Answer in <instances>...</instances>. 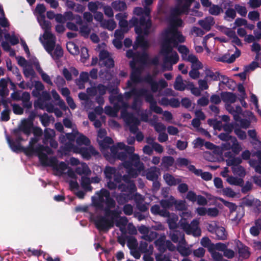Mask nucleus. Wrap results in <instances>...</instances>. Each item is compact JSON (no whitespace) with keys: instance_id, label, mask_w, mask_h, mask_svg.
Masks as SVG:
<instances>
[{"instance_id":"obj_1","label":"nucleus","mask_w":261,"mask_h":261,"mask_svg":"<svg viewBox=\"0 0 261 261\" xmlns=\"http://www.w3.org/2000/svg\"><path fill=\"white\" fill-rule=\"evenodd\" d=\"M193 0H178L177 7L172 12V17L170 19V28L165 31L162 35V44L160 54L164 57L165 63H169L171 65L166 68V70H171L172 65L176 64L179 60L176 52L173 51L172 48L176 46L178 42L185 41L184 37L178 32L176 27L182 24V21L176 15L186 11L190 7Z\"/></svg>"},{"instance_id":"obj_2","label":"nucleus","mask_w":261,"mask_h":261,"mask_svg":"<svg viewBox=\"0 0 261 261\" xmlns=\"http://www.w3.org/2000/svg\"><path fill=\"white\" fill-rule=\"evenodd\" d=\"M150 12V9L147 7H145L144 10L139 7L135 8L134 13L141 17L139 22L138 21L137 18L133 17L129 21V24L126 20L127 17L126 13H120L116 15V19L119 20V26L121 28L120 30L123 34L127 32L133 26L135 25V31L138 36L134 47H135L136 45L140 46L142 48H145L148 46V42L145 39L144 36L148 35L150 32L151 22L148 18Z\"/></svg>"},{"instance_id":"obj_3","label":"nucleus","mask_w":261,"mask_h":261,"mask_svg":"<svg viewBox=\"0 0 261 261\" xmlns=\"http://www.w3.org/2000/svg\"><path fill=\"white\" fill-rule=\"evenodd\" d=\"M93 203L95 206L103 208L106 212V216H98L95 219L96 227L101 231H108L113 227L115 218L119 214L111 210L114 206V201L110 197L106 190H101L93 198Z\"/></svg>"},{"instance_id":"obj_4","label":"nucleus","mask_w":261,"mask_h":261,"mask_svg":"<svg viewBox=\"0 0 261 261\" xmlns=\"http://www.w3.org/2000/svg\"><path fill=\"white\" fill-rule=\"evenodd\" d=\"M105 174L107 178L109 180L108 181V187L110 189H114L118 186L119 189L125 192L122 194V196L118 198V202L121 201V198L123 196H124V198L126 201L132 198V196H130V195H133L136 200L141 201L143 199L141 195L135 194L136 187L134 184L130 181L127 177L124 176L122 179L125 185H127L126 189L123 187L124 184L118 185L121 178L119 177V175L116 173V171L114 168L110 167H106L105 170Z\"/></svg>"},{"instance_id":"obj_5","label":"nucleus","mask_w":261,"mask_h":261,"mask_svg":"<svg viewBox=\"0 0 261 261\" xmlns=\"http://www.w3.org/2000/svg\"><path fill=\"white\" fill-rule=\"evenodd\" d=\"M38 156L41 163L45 166H51L54 172L56 175L61 176L67 172L68 176L71 178L69 185L72 190L76 189L78 184L76 181L75 173L70 168H68L67 164L63 162H59L56 158H48L46 153H41L40 150H37Z\"/></svg>"},{"instance_id":"obj_6","label":"nucleus","mask_w":261,"mask_h":261,"mask_svg":"<svg viewBox=\"0 0 261 261\" xmlns=\"http://www.w3.org/2000/svg\"><path fill=\"white\" fill-rule=\"evenodd\" d=\"M126 56L129 58H133V61L130 63L132 73L130 76V81L128 82V87L130 88L134 84L140 81L141 70L146 63L148 57L145 53L135 55L131 50L127 51Z\"/></svg>"},{"instance_id":"obj_7","label":"nucleus","mask_w":261,"mask_h":261,"mask_svg":"<svg viewBox=\"0 0 261 261\" xmlns=\"http://www.w3.org/2000/svg\"><path fill=\"white\" fill-rule=\"evenodd\" d=\"M47 34L46 35V32H44L43 35L39 37V40L45 50L54 59L62 56V47L59 45H55V38L49 31H47Z\"/></svg>"},{"instance_id":"obj_8","label":"nucleus","mask_w":261,"mask_h":261,"mask_svg":"<svg viewBox=\"0 0 261 261\" xmlns=\"http://www.w3.org/2000/svg\"><path fill=\"white\" fill-rule=\"evenodd\" d=\"M181 219L179 222V226L183 229L187 233L192 234L194 236H199L201 231L198 226L199 222L197 220H194L190 225L188 224V219L192 217L190 211L182 212L181 214Z\"/></svg>"},{"instance_id":"obj_9","label":"nucleus","mask_w":261,"mask_h":261,"mask_svg":"<svg viewBox=\"0 0 261 261\" xmlns=\"http://www.w3.org/2000/svg\"><path fill=\"white\" fill-rule=\"evenodd\" d=\"M79 147L73 149L75 152L80 153L85 159H89L96 153L93 147L89 146V139L81 134H77L75 137Z\"/></svg>"},{"instance_id":"obj_10","label":"nucleus","mask_w":261,"mask_h":261,"mask_svg":"<svg viewBox=\"0 0 261 261\" xmlns=\"http://www.w3.org/2000/svg\"><path fill=\"white\" fill-rule=\"evenodd\" d=\"M33 133L35 137L31 139L29 146L25 150L27 155H31L35 153L38 155L37 150H40L41 153H51V150L48 147H44L41 145L35 146V144L39 140L38 137L42 135V130L39 128H35L34 129Z\"/></svg>"},{"instance_id":"obj_11","label":"nucleus","mask_w":261,"mask_h":261,"mask_svg":"<svg viewBox=\"0 0 261 261\" xmlns=\"http://www.w3.org/2000/svg\"><path fill=\"white\" fill-rule=\"evenodd\" d=\"M170 237L173 242L177 243V250L182 255L188 256L191 254V249L186 247L184 234L172 229L170 232Z\"/></svg>"},{"instance_id":"obj_12","label":"nucleus","mask_w":261,"mask_h":261,"mask_svg":"<svg viewBox=\"0 0 261 261\" xmlns=\"http://www.w3.org/2000/svg\"><path fill=\"white\" fill-rule=\"evenodd\" d=\"M130 160V163H125L124 166L126 169L129 176L135 177L139 173L143 171L144 166L143 164L139 162V158L137 154L131 155Z\"/></svg>"},{"instance_id":"obj_13","label":"nucleus","mask_w":261,"mask_h":261,"mask_svg":"<svg viewBox=\"0 0 261 261\" xmlns=\"http://www.w3.org/2000/svg\"><path fill=\"white\" fill-rule=\"evenodd\" d=\"M219 137L221 140L226 141L223 144L221 148L223 152L231 149L234 153H238L241 150L242 148L236 138L229 136L228 134L225 133L220 134Z\"/></svg>"},{"instance_id":"obj_14","label":"nucleus","mask_w":261,"mask_h":261,"mask_svg":"<svg viewBox=\"0 0 261 261\" xmlns=\"http://www.w3.org/2000/svg\"><path fill=\"white\" fill-rule=\"evenodd\" d=\"M45 10L46 9L43 5H37L34 11V14L37 16V20L40 25L42 29L44 30V32H46V35L48 34L47 31H49L50 29L51 25L49 21H46L45 19L44 13Z\"/></svg>"},{"instance_id":"obj_15","label":"nucleus","mask_w":261,"mask_h":261,"mask_svg":"<svg viewBox=\"0 0 261 261\" xmlns=\"http://www.w3.org/2000/svg\"><path fill=\"white\" fill-rule=\"evenodd\" d=\"M223 100L227 103L226 109L230 113L233 114L234 118L236 121H238V115L241 114V108L239 106L236 107L235 109L233 108L229 103H233L236 100V96L231 93H225L222 95Z\"/></svg>"},{"instance_id":"obj_16","label":"nucleus","mask_w":261,"mask_h":261,"mask_svg":"<svg viewBox=\"0 0 261 261\" xmlns=\"http://www.w3.org/2000/svg\"><path fill=\"white\" fill-rule=\"evenodd\" d=\"M126 95L127 97L133 96L136 101L140 96L145 95L146 100L149 102L150 103V109L152 111L156 113H161L162 112L161 109L156 105L155 102L154 101L152 96L147 95L146 94V92L144 91H137L134 89L131 91L130 92H127Z\"/></svg>"},{"instance_id":"obj_17","label":"nucleus","mask_w":261,"mask_h":261,"mask_svg":"<svg viewBox=\"0 0 261 261\" xmlns=\"http://www.w3.org/2000/svg\"><path fill=\"white\" fill-rule=\"evenodd\" d=\"M134 150L133 147H127L122 143H118L117 146L111 148L113 155L120 160H123L126 153H132Z\"/></svg>"},{"instance_id":"obj_18","label":"nucleus","mask_w":261,"mask_h":261,"mask_svg":"<svg viewBox=\"0 0 261 261\" xmlns=\"http://www.w3.org/2000/svg\"><path fill=\"white\" fill-rule=\"evenodd\" d=\"M151 211L154 214H159L164 217L169 216L168 223L171 230L175 229L177 227L176 222L178 219L177 216L175 215L169 216V214L166 210H161L160 207L156 205H154L151 207Z\"/></svg>"},{"instance_id":"obj_19","label":"nucleus","mask_w":261,"mask_h":261,"mask_svg":"<svg viewBox=\"0 0 261 261\" xmlns=\"http://www.w3.org/2000/svg\"><path fill=\"white\" fill-rule=\"evenodd\" d=\"M178 50L181 55L183 60L190 62L192 64V66L199 67L201 62L198 60L197 58L192 54H190L189 49L185 45H179L177 47Z\"/></svg>"},{"instance_id":"obj_20","label":"nucleus","mask_w":261,"mask_h":261,"mask_svg":"<svg viewBox=\"0 0 261 261\" xmlns=\"http://www.w3.org/2000/svg\"><path fill=\"white\" fill-rule=\"evenodd\" d=\"M241 162V160L239 158H230L227 160V165L232 166V171L233 174L243 178L246 175V172L242 166L238 165Z\"/></svg>"},{"instance_id":"obj_21","label":"nucleus","mask_w":261,"mask_h":261,"mask_svg":"<svg viewBox=\"0 0 261 261\" xmlns=\"http://www.w3.org/2000/svg\"><path fill=\"white\" fill-rule=\"evenodd\" d=\"M161 204L164 208L169 207L174 204L176 208L178 210L184 211L187 208V205L185 201H176L172 196L170 197L169 200H162Z\"/></svg>"},{"instance_id":"obj_22","label":"nucleus","mask_w":261,"mask_h":261,"mask_svg":"<svg viewBox=\"0 0 261 261\" xmlns=\"http://www.w3.org/2000/svg\"><path fill=\"white\" fill-rule=\"evenodd\" d=\"M97 134V141L101 150H103L112 143V140L109 137H106V131L105 129H99Z\"/></svg>"},{"instance_id":"obj_23","label":"nucleus","mask_w":261,"mask_h":261,"mask_svg":"<svg viewBox=\"0 0 261 261\" xmlns=\"http://www.w3.org/2000/svg\"><path fill=\"white\" fill-rule=\"evenodd\" d=\"M99 64L107 67H111L114 66V61L110 56L109 53L105 50H101L99 53Z\"/></svg>"},{"instance_id":"obj_24","label":"nucleus","mask_w":261,"mask_h":261,"mask_svg":"<svg viewBox=\"0 0 261 261\" xmlns=\"http://www.w3.org/2000/svg\"><path fill=\"white\" fill-rule=\"evenodd\" d=\"M55 136V132L53 129L46 128L44 131V138L43 143L44 144L49 142L50 145L54 148H56L58 146L57 142L54 140Z\"/></svg>"},{"instance_id":"obj_25","label":"nucleus","mask_w":261,"mask_h":261,"mask_svg":"<svg viewBox=\"0 0 261 261\" xmlns=\"http://www.w3.org/2000/svg\"><path fill=\"white\" fill-rule=\"evenodd\" d=\"M240 55L241 51L237 48H236V50L233 54L230 55L229 54H226L222 57H216L215 59L217 61L230 63L234 62L236 58L240 57Z\"/></svg>"},{"instance_id":"obj_26","label":"nucleus","mask_w":261,"mask_h":261,"mask_svg":"<svg viewBox=\"0 0 261 261\" xmlns=\"http://www.w3.org/2000/svg\"><path fill=\"white\" fill-rule=\"evenodd\" d=\"M221 31L229 37L233 43L239 46H242V43L240 39L237 36L233 30L228 28H222Z\"/></svg>"},{"instance_id":"obj_27","label":"nucleus","mask_w":261,"mask_h":261,"mask_svg":"<svg viewBox=\"0 0 261 261\" xmlns=\"http://www.w3.org/2000/svg\"><path fill=\"white\" fill-rule=\"evenodd\" d=\"M165 237L164 236L161 237L158 240L155 241V245L158 247L160 251L164 249L166 246L170 250H174L176 248L170 241H165Z\"/></svg>"},{"instance_id":"obj_28","label":"nucleus","mask_w":261,"mask_h":261,"mask_svg":"<svg viewBox=\"0 0 261 261\" xmlns=\"http://www.w3.org/2000/svg\"><path fill=\"white\" fill-rule=\"evenodd\" d=\"M145 80L150 85L151 89L153 92H155L158 90L159 86L161 88H164L167 86V83L164 80H161L159 82V84H157L153 81V78L152 76L151 75L148 76Z\"/></svg>"},{"instance_id":"obj_29","label":"nucleus","mask_w":261,"mask_h":261,"mask_svg":"<svg viewBox=\"0 0 261 261\" xmlns=\"http://www.w3.org/2000/svg\"><path fill=\"white\" fill-rule=\"evenodd\" d=\"M139 232L143 234L142 238L146 241H152L156 237V233L155 232L150 231L148 228L144 226H141L139 228Z\"/></svg>"},{"instance_id":"obj_30","label":"nucleus","mask_w":261,"mask_h":261,"mask_svg":"<svg viewBox=\"0 0 261 261\" xmlns=\"http://www.w3.org/2000/svg\"><path fill=\"white\" fill-rule=\"evenodd\" d=\"M33 63H34V66L35 67L36 70L38 71V72L41 75L42 80L45 82L47 83L48 84H49L50 85H52L53 83L50 79V77L47 74H46L43 71V70L41 69V68L40 67V66L39 65V62L36 58L34 59V61Z\"/></svg>"},{"instance_id":"obj_31","label":"nucleus","mask_w":261,"mask_h":261,"mask_svg":"<svg viewBox=\"0 0 261 261\" xmlns=\"http://www.w3.org/2000/svg\"><path fill=\"white\" fill-rule=\"evenodd\" d=\"M9 83L12 86V88L14 89L15 88V84L11 82L9 79L5 80L2 79L0 81V95H5L8 94V90L7 88V85L8 83Z\"/></svg>"},{"instance_id":"obj_32","label":"nucleus","mask_w":261,"mask_h":261,"mask_svg":"<svg viewBox=\"0 0 261 261\" xmlns=\"http://www.w3.org/2000/svg\"><path fill=\"white\" fill-rule=\"evenodd\" d=\"M32 124V121L31 119H24L21 121L19 129L25 134L29 135L31 132Z\"/></svg>"},{"instance_id":"obj_33","label":"nucleus","mask_w":261,"mask_h":261,"mask_svg":"<svg viewBox=\"0 0 261 261\" xmlns=\"http://www.w3.org/2000/svg\"><path fill=\"white\" fill-rule=\"evenodd\" d=\"M106 88L105 86L99 85L97 87H92L87 89V92L89 95H103L106 93Z\"/></svg>"},{"instance_id":"obj_34","label":"nucleus","mask_w":261,"mask_h":261,"mask_svg":"<svg viewBox=\"0 0 261 261\" xmlns=\"http://www.w3.org/2000/svg\"><path fill=\"white\" fill-rule=\"evenodd\" d=\"M219 77V73L213 72L209 69L204 70V79L211 83L212 81H217Z\"/></svg>"},{"instance_id":"obj_35","label":"nucleus","mask_w":261,"mask_h":261,"mask_svg":"<svg viewBox=\"0 0 261 261\" xmlns=\"http://www.w3.org/2000/svg\"><path fill=\"white\" fill-rule=\"evenodd\" d=\"M190 170L193 172L196 175H200L205 180H210L212 178V175L208 172H203L201 170L195 168L194 166H191Z\"/></svg>"},{"instance_id":"obj_36","label":"nucleus","mask_w":261,"mask_h":261,"mask_svg":"<svg viewBox=\"0 0 261 261\" xmlns=\"http://www.w3.org/2000/svg\"><path fill=\"white\" fill-rule=\"evenodd\" d=\"M123 33L120 30H116L114 34L115 38L113 40V44L117 48L122 47L121 40L123 38Z\"/></svg>"},{"instance_id":"obj_37","label":"nucleus","mask_w":261,"mask_h":261,"mask_svg":"<svg viewBox=\"0 0 261 261\" xmlns=\"http://www.w3.org/2000/svg\"><path fill=\"white\" fill-rule=\"evenodd\" d=\"M248 134L252 139V143L254 147L257 149H261V142L257 138L256 132L254 130H249Z\"/></svg>"},{"instance_id":"obj_38","label":"nucleus","mask_w":261,"mask_h":261,"mask_svg":"<svg viewBox=\"0 0 261 261\" xmlns=\"http://www.w3.org/2000/svg\"><path fill=\"white\" fill-rule=\"evenodd\" d=\"M199 24L205 30L208 31L211 27L214 25V21L213 17L210 16L206 17L204 20H200Z\"/></svg>"},{"instance_id":"obj_39","label":"nucleus","mask_w":261,"mask_h":261,"mask_svg":"<svg viewBox=\"0 0 261 261\" xmlns=\"http://www.w3.org/2000/svg\"><path fill=\"white\" fill-rule=\"evenodd\" d=\"M35 58H33L31 59V63H29L27 66H24L23 68V73L25 76L31 77L33 76L34 71L32 69V65H34V61Z\"/></svg>"},{"instance_id":"obj_40","label":"nucleus","mask_w":261,"mask_h":261,"mask_svg":"<svg viewBox=\"0 0 261 261\" xmlns=\"http://www.w3.org/2000/svg\"><path fill=\"white\" fill-rule=\"evenodd\" d=\"M159 175V170L156 167H152L151 168L149 171L146 173V176L148 179L154 180L157 179Z\"/></svg>"},{"instance_id":"obj_41","label":"nucleus","mask_w":261,"mask_h":261,"mask_svg":"<svg viewBox=\"0 0 261 261\" xmlns=\"http://www.w3.org/2000/svg\"><path fill=\"white\" fill-rule=\"evenodd\" d=\"M126 122L129 125L130 130L133 133H135L137 130V125L139 123L138 119L134 117H130L126 119Z\"/></svg>"},{"instance_id":"obj_42","label":"nucleus","mask_w":261,"mask_h":261,"mask_svg":"<svg viewBox=\"0 0 261 261\" xmlns=\"http://www.w3.org/2000/svg\"><path fill=\"white\" fill-rule=\"evenodd\" d=\"M56 20L60 23H64L67 20L73 19V14L71 12H67L64 15L57 14L55 17Z\"/></svg>"},{"instance_id":"obj_43","label":"nucleus","mask_w":261,"mask_h":261,"mask_svg":"<svg viewBox=\"0 0 261 261\" xmlns=\"http://www.w3.org/2000/svg\"><path fill=\"white\" fill-rule=\"evenodd\" d=\"M227 182L231 185L242 186L243 183V179L241 177H236L232 176H229L226 178Z\"/></svg>"},{"instance_id":"obj_44","label":"nucleus","mask_w":261,"mask_h":261,"mask_svg":"<svg viewBox=\"0 0 261 261\" xmlns=\"http://www.w3.org/2000/svg\"><path fill=\"white\" fill-rule=\"evenodd\" d=\"M76 172L79 175H87L90 174V170L86 164L82 163L76 168Z\"/></svg>"},{"instance_id":"obj_45","label":"nucleus","mask_w":261,"mask_h":261,"mask_svg":"<svg viewBox=\"0 0 261 261\" xmlns=\"http://www.w3.org/2000/svg\"><path fill=\"white\" fill-rule=\"evenodd\" d=\"M112 212H115L116 213H119V214L117 215V216L115 218L114 220H115L116 219H119L118 221H117L116 225V226L119 227L121 230L123 232V227H124L127 223V219L125 217L118 218V215L120 214V212H118V211H112Z\"/></svg>"},{"instance_id":"obj_46","label":"nucleus","mask_w":261,"mask_h":261,"mask_svg":"<svg viewBox=\"0 0 261 261\" xmlns=\"http://www.w3.org/2000/svg\"><path fill=\"white\" fill-rule=\"evenodd\" d=\"M174 86L176 90L179 91H183L186 88V85L184 83L180 76H178L176 77Z\"/></svg>"},{"instance_id":"obj_47","label":"nucleus","mask_w":261,"mask_h":261,"mask_svg":"<svg viewBox=\"0 0 261 261\" xmlns=\"http://www.w3.org/2000/svg\"><path fill=\"white\" fill-rule=\"evenodd\" d=\"M67 49L73 55H77L79 53V47L73 42H68L66 45Z\"/></svg>"},{"instance_id":"obj_48","label":"nucleus","mask_w":261,"mask_h":261,"mask_svg":"<svg viewBox=\"0 0 261 261\" xmlns=\"http://www.w3.org/2000/svg\"><path fill=\"white\" fill-rule=\"evenodd\" d=\"M140 250L141 252L150 254L152 253L153 247L147 242L142 241L140 243Z\"/></svg>"},{"instance_id":"obj_49","label":"nucleus","mask_w":261,"mask_h":261,"mask_svg":"<svg viewBox=\"0 0 261 261\" xmlns=\"http://www.w3.org/2000/svg\"><path fill=\"white\" fill-rule=\"evenodd\" d=\"M215 233L218 239L224 240L226 238V233L224 227L217 226L216 228Z\"/></svg>"},{"instance_id":"obj_50","label":"nucleus","mask_w":261,"mask_h":261,"mask_svg":"<svg viewBox=\"0 0 261 261\" xmlns=\"http://www.w3.org/2000/svg\"><path fill=\"white\" fill-rule=\"evenodd\" d=\"M161 105H170L173 107H177L179 106V101L176 99L173 98L169 101L167 99L164 98L160 101Z\"/></svg>"},{"instance_id":"obj_51","label":"nucleus","mask_w":261,"mask_h":261,"mask_svg":"<svg viewBox=\"0 0 261 261\" xmlns=\"http://www.w3.org/2000/svg\"><path fill=\"white\" fill-rule=\"evenodd\" d=\"M164 178L166 182L169 186H174L180 182L178 179H175L169 174L164 175Z\"/></svg>"},{"instance_id":"obj_52","label":"nucleus","mask_w":261,"mask_h":261,"mask_svg":"<svg viewBox=\"0 0 261 261\" xmlns=\"http://www.w3.org/2000/svg\"><path fill=\"white\" fill-rule=\"evenodd\" d=\"M239 253L240 256L244 258H247L250 255L248 247L242 245L241 244L239 246Z\"/></svg>"},{"instance_id":"obj_53","label":"nucleus","mask_w":261,"mask_h":261,"mask_svg":"<svg viewBox=\"0 0 261 261\" xmlns=\"http://www.w3.org/2000/svg\"><path fill=\"white\" fill-rule=\"evenodd\" d=\"M101 25L104 28L112 31L116 28V23L114 20H105L101 22Z\"/></svg>"},{"instance_id":"obj_54","label":"nucleus","mask_w":261,"mask_h":261,"mask_svg":"<svg viewBox=\"0 0 261 261\" xmlns=\"http://www.w3.org/2000/svg\"><path fill=\"white\" fill-rule=\"evenodd\" d=\"M112 6L114 9L118 11H122L126 8V5L125 3L120 1H116L113 2Z\"/></svg>"},{"instance_id":"obj_55","label":"nucleus","mask_w":261,"mask_h":261,"mask_svg":"<svg viewBox=\"0 0 261 261\" xmlns=\"http://www.w3.org/2000/svg\"><path fill=\"white\" fill-rule=\"evenodd\" d=\"M205 147L208 149H214V152L219 155L223 154L222 149L219 147H215L212 143L210 142H205L204 144Z\"/></svg>"},{"instance_id":"obj_56","label":"nucleus","mask_w":261,"mask_h":261,"mask_svg":"<svg viewBox=\"0 0 261 261\" xmlns=\"http://www.w3.org/2000/svg\"><path fill=\"white\" fill-rule=\"evenodd\" d=\"M251 50L256 53V59H261V47L259 44L254 43L251 46Z\"/></svg>"},{"instance_id":"obj_57","label":"nucleus","mask_w":261,"mask_h":261,"mask_svg":"<svg viewBox=\"0 0 261 261\" xmlns=\"http://www.w3.org/2000/svg\"><path fill=\"white\" fill-rule=\"evenodd\" d=\"M259 227L261 229V221H257L255 226H252L250 229V233L253 236H257L259 233Z\"/></svg>"},{"instance_id":"obj_58","label":"nucleus","mask_w":261,"mask_h":261,"mask_svg":"<svg viewBox=\"0 0 261 261\" xmlns=\"http://www.w3.org/2000/svg\"><path fill=\"white\" fill-rule=\"evenodd\" d=\"M5 38L6 40H9L12 45H15L19 42L18 36L14 34H12L11 35L8 34H6Z\"/></svg>"},{"instance_id":"obj_59","label":"nucleus","mask_w":261,"mask_h":261,"mask_svg":"<svg viewBox=\"0 0 261 261\" xmlns=\"http://www.w3.org/2000/svg\"><path fill=\"white\" fill-rule=\"evenodd\" d=\"M89 55L88 54V51L87 48L82 47L81 48V61L82 62L85 63L86 61L89 59Z\"/></svg>"},{"instance_id":"obj_60","label":"nucleus","mask_w":261,"mask_h":261,"mask_svg":"<svg viewBox=\"0 0 261 261\" xmlns=\"http://www.w3.org/2000/svg\"><path fill=\"white\" fill-rule=\"evenodd\" d=\"M209 251L211 253L212 257L215 260L221 261L223 260L222 254L220 253L218 251L213 249V248L211 247Z\"/></svg>"},{"instance_id":"obj_61","label":"nucleus","mask_w":261,"mask_h":261,"mask_svg":"<svg viewBox=\"0 0 261 261\" xmlns=\"http://www.w3.org/2000/svg\"><path fill=\"white\" fill-rule=\"evenodd\" d=\"M202 67V64H201L200 67H198L195 66L193 67L192 66V69L190 71L189 75L192 79H197L199 76V72L198 71V69L201 68Z\"/></svg>"},{"instance_id":"obj_62","label":"nucleus","mask_w":261,"mask_h":261,"mask_svg":"<svg viewBox=\"0 0 261 261\" xmlns=\"http://www.w3.org/2000/svg\"><path fill=\"white\" fill-rule=\"evenodd\" d=\"M0 13L2 16V18H0V24L3 27H7L9 26V22L7 19L4 16V11L0 5Z\"/></svg>"},{"instance_id":"obj_63","label":"nucleus","mask_w":261,"mask_h":261,"mask_svg":"<svg viewBox=\"0 0 261 261\" xmlns=\"http://www.w3.org/2000/svg\"><path fill=\"white\" fill-rule=\"evenodd\" d=\"M222 9L217 5L211 6L209 9V12L212 15H217L222 12Z\"/></svg>"},{"instance_id":"obj_64","label":"nucleus","mask_w":261,"mask_h":261,"mask_svg":"<svg viewBox=\"0 0 261 261\" xmlns=\"http://www.w3.org/2000/svg\"><path fill=\"white\" fill-rule=\"evenodd\" d=\"M222 192L223 195L228 197L232 198L236 195V193L230 188L223 189Z\"/></svg>"}]
</instances>
